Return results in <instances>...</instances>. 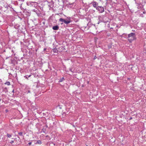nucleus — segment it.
I'll list each match as a JSON object with an SVG mask.
<instances>
[{"instance_id": "obj_1", "label": "nucleus", "mask_w": 146, "mask_h": 146, "mask_svg": "<svg viewBox=\"0 0 146 146\" xmlns=\"http://www.w3.org/2000/svg\"><path fill=\"white\" fill-rule=\"evenodd\" d=\"M127 38H128V40L129 42L131 43L133 40L135 39V34L132 33L127 35Z\"/></svg>"}, {"instance_id": "obj_2", "label": "nucleus", "mask_w": 146, "mask_h": 146, "mask_svg": "<svg viewBox=\"0 0 146 146\" xmlns=\"http://www.w3.org/2000/svg\"><path fill=\"white\" fill-rule=\"evenodd\" d=\"M28 5L30 7H34L36 8L37 6V3L35 2H29L27 3Z\"/></svg>"}, {"instance_id": "obj_3", "label": "nucleus", "mask_w": 146, "mask_h": 146, "mask_svg": "<svg viewBox=\"0 0 146 146\" xmlns=\"http://www.w3.org/2000/svg\"><path fill=\"white\" fill-rule=\"evenodd\" d=\"M59 21L60 22H61L62 23H61V25L63 24V23H64L66 25H68L71 22V21H66V20L62 18H60L59 19Z\"/></svg>"}, {"instance_id": "obj_4", "label": "nucleus", "mask_w": 146, "mask_h": 146, "mask_svg": "<svg viewBox=\"0 0 146 146\" xmlns=\"http://www.w3.org/2000/svg\"><path fill=\"white\" fill-rule=\"evenodd\" d=\"M90 4L92 5L96 9L98 7V3L94 1H93L90 3Z\"/></svg>"}, {"instance_id": "obj_5", "label": "nucleus", "mask_w": 146, "mask_h": 146, "mask_svg": "<svg viewBox=\"0 0 146 146\" xmlns=\"http://www.w3.org/2000/svg\"><path fill=\"white\" fill-rule=\"evenodd\" d=\"M102 17H98V19L99 20V22H103L104 23H107L108 21H105L104 19H108V18L106 17H104L102 18Z\"/></svg>"}, {"instance_id": "obj_6", "label": "nucleus", "mask_w": 146, "mask_h": 146, "mask_svg": "<svg viewBox=\"0 0 146 146\" xmlns=\"http://www.w3.org/2000/svg\"><path fill=\"white\" fill-rule=\"evenodd\" d=\"M96 9L100 13H102L104 11V7L102 6H98Z\"/></svg>"}, {"instance_id": "obj_7", "label": "nucleus", "mask_w": 146, "mask_h": 146, "mask_svg": "<svg viewBox=\"0 0 146 146\" xmlns=\"http://www.w3.org/2000/svg\"><path fill=\"white\" fill-rule=\"evenodd\" d=\"M137 8L139 9H141L143 8V6L140 3H137Z\"/></svg>"}, {"instance_id": "obj_8", "label": "nucleus", "mask_w": 146, "mask_h": 146, "mask_svg": "<svg viewBox=\"0 0 146 146\" xmlns=\"http://www.w3.org/2000/svg\"><path fill=\"white\" fill-rule=\"evenodd\" d=\"M58 50L59 51L61 52L63 50H66L65 48V46H61V47H59L58 48Z\"/></svg>"}, {"instance_id": "obj_9", "label": "nucleus", "mask_w": 146, "mask_h": 146, "mask_svg": "<svg viewBox=\"0 0 146 146\" xmlns=\"http://www.w3.org/2000/svg\"><path fill=\"white\" fill-rule=\"evenodd\" d=\"M48 126L46 125L45 126H43V128L42 129V131L44 133H45L46 131V128H47Z\"/></svg>"}, {"instance_id": "obj_10", "label": "nucleus", "mask_w": 146, "mask_h": 146, "mask_svg": "<svg viewBox=\"0 0 146 146\" xmlns=\"http://www.w3.org/2000/svg\"><path fill=\"white\" fill-rule=\"evenodd\" d=\"M48 6L50 8H52L54 7V2L52 1H51L48 4Z\"/></svg>"}, {"instance_id": "obj_11", "label": "nucleus", "mask_w": 146, "mask_h": 146, "mask_svg": "<svg viewBox=\"0 0 146 146\" xmlns=\"http://www.w3.org/2000/svg\"><path fill=\"white\" fill-rule=\"evenodd\" d=\"M35 13L38 16H41V13L39 10H36L35 11Z\"/></svg>"}, {"instance_id": "obj_12", "label": "nucleus", "mask_w": 146, "mask_h": 146, "mask_svg": "<svg viewBox=\"0 0 146 146\" xmlns=\"http://www.w3.org/2000/svg\"><path fill=\"white\" fill-rule=\"evenodd\" d=\"M3 92H4L5 93H6L8 92V91L7 88L6 87H3Z\"/></svg>"}, {"instance_id": "obj_13", "label": "nucleus", "mask_w": 146, "mask_h": 146, "mask_svg": "<svg viewBox=\"0 0 146 146\" xmlns=\"http://www.w3.org/2000/svg\"><path fill=\"white\" fill-rule=\"evenodd\" d=\"M52 28L54 30H57L59 29V27L58 25H56L55 26H53Z\"/></svg>"}, {"instance_id": "obj_14", "label": "nucleus", "mask_w": 146, "mask_h": 146, "mask_svg": "<svg viewBox=\"0 0 146 146\" xmlns=\"http://www.w3.org/2000/svg\"><path fill=\"white\" fill-rule=\"evenodd\" d=\"M42 143L41 141L40 140L37 141V142L35 143V144H41Z\"/></svg>"}, {"instance_id": "obj_15", "label": "nucleus", "mask_w": 146, "mask_h": 146, "mask_svg": "<svg viewBox=\"0 0 146 146\" xmlns=\"http://www.w3.org/2000/svg\"><path fill=\"white\" fill-rule=\"evenodd\" d=\"M54 53H57L58 52V50L56 48H54L52 49Z\"/></svg>"}, {"instance_id": "obj_16", "label": "nucleus", "mask_w": 146, "mask_h": 146, "mask_svg": "<svg viewBox=\"0 0 146 146\" xmlns=\"http://www.w3.org/2000/svg\"><path fill=\"white\" fill-rule=\"evenodd\" d=\"M64 80H64V78L63 77H62V78L60 79L59 80V82H62Z\"/></svg>"}, {"instance_id": "obj_17", "label": "nucleus", "mask_w": 146, "mask_h": 146, "mask_svg": "<svg viewBox=\"0 0 146 146\" xmlns=\"http://www.w3.org/2000/svg\"><path fill=\"white\" fill-rule=\"evenodd\" d=\"M7 137H8L9 138H10L12 136L11 134H10L9 133H7Z\"/></svg>"}, {"instance_id": "obj_18", "label": "nucleus", "mask_w": 146, "mask_h": 146, "mask_svg": "<svg viewBox=\"0 0 146 146\" xmlns=\"http://www.w3.org/2000/svg\"><path fill=\"white\" fill-rule=\"evenodd\" d=\"M5 84H7L8 85H9L10 84V82H6L5 83Z\"/></svg>"}, {"instance_id": "obj_19", "label": "nucleus", "mask_w": 146, "mask_h": 146, "mask_svg": "<svg viewBox=\"0 0 146 146\" xmlns=\"http://www.w3.org/2000/svg\"><path fill=\"white\" fill-rule=\"evenodd\" d=\"M90 12L92 13H94L95 12V11L94 10H93V9H91V10H90Z\"/></svg>"}, {"instance_id": "obj_20", "label": "nucleus", "mask_w": 146, "mask_h": 146, "mask_svg": "<svg viewBox=\"0 0 146 146\" xmlns=\"http://www.w3.org/2000/svg\"><path fill=\"white\" fill-rule=\"evenodd\" d=\"M31 76V75H30L28 76H25L24 77H25L27 79L28 78L30 77Z\"/></svg>"}, {"instance_id": "obj_21", "label": "nucleus", "mask_w": 146, "mask_h": 146, "mask_svg": "<svg viewBox=\"0 0 146 146\" xmlns=\"http://www.w3.org/2000/svg\"><path fill=\"white\" fill-rule=\"evenodd\" d=\"M67 20H66V21H70V17H67Z\"/></svg>"}, {"instance_id": "obj_22", "label": "nucleus", "mask_w": 146, "mask_h": 146, "mask_svg": "<svg viewBox=\"0 0 146 146\" xmlns=\"http://www.w3.org/2000/svg\"><path fill=\"white\" fill-rule=\"evenodd\" d=\"M18 134L20 136L23 135V133L22 132H20L18 133Z\"/></svg>"}, {"instance_id": "obj_23", "label": "nucleus", "mask_w": 146, "mask_h": 146, "mask_svg": "<svg viewBox=\"0 0 146 146\" xmlns=\"http://www.w3.org/2000/svg\"><path fill=\"white\" fill-rule=\"evenodd\" d=\"M108 48L109 49L111 48V45H108Z\"/></svg>"}, {"instance_id": "obj_24", "label": "nucleus", "mask_w": 146, "mask_h": 146, "mask_svg": "<svg viewBox=\"0 0 146 146\" xmlns=\"http://www.w3.org/2000/svg\"><path fill=\"white\" fill-rule=\"evenodd\" d=\"M32 143L31 142H30L28 143L27 145H28L29 146L31 145V144Z\"/></svg>"}, {"instance_id": "obj_25", "label": "nucleus", "mask_w": 146, "mask_h": 146, "mask_svg": "<svg viewBox=\"0 0 146 146\" xmlns=\"http://www.w3.org/2000/svg\"><path fill=\"white\" fill-rule=\"evenodd\" d=\"M14 141L13 140L11 141V142H10V143L11 144L13 143H14Z\"/></svg>"}, {"instance_id": "obj_26", "label": "nucleus", "mask_w": 146, "mask_h": 146, "mask_svg": "<svg viewBox=\"0 0 146 146\" xmlns=\"http://www.w3.org/2000/svg\"><path fill=\"white\" fill-rule=\"evenodd\" d=\"M70 71L71 72H73V71L72 70V68H70Z\"/></svg>"}, {"instance_id": "obj_27", "label": "nucleus", "mask_w": 146, "mask_h": 146, "mask_svg": "<svg viewBox=\"0 0 146 146\" xmlns=\"http://www.w3.org/2000/svg\"><path fill=\"white\" fill-rule=\"evenodd\" d=\"M140 16L142 17H144V15L142 14Z\"/></svg>"}, {"instance_id": "obj_28", "label": "nucleus", "mask_w": 146, "mask_h": 146, "mask_svg": "<svg viewBox=\"0 0 146 146\" xmlns=\"http://www.w3.org/2000/svg\"><path fill=\"white\" fill-rule=\"evenodd\" d=\"M36 10H35V9H33V10H32V11H34V12H35V11H36Z\"/></svg>"}, {"instance_id": "obj_29", "label": "nucleus", "mask_w": 146, "mask_h": 146, "mask_svg": "<svg viewBox=\"0 0 146 146\" xmlns=\"http://www.w3.org/2000/svg\"><path fill=\"white\" fill-rule=\"evenodd\" d=\"M97 57L96 56H95L94 57V60Z\"/></svg>"}, {"instance_id": "obj_30", "label": "nucleus", "mask_w": 146, "mask_h": 146, "mask_svg": "<svg viewBox=\"0 0 146 146\" xmlns=\"http://www.w3.org/2000/svg\"><path fill=\"white\" fill-rule=\"evenodd\" d=\"M30 93V91L29 90H28L27 93L28 94V93Z\"/></svg>"}, {"instance_id": "obj_31", "label": "nucleus", "mask_w": 146, "mask_h": 146, "mask_svg": "<svg viewBox=\"0 0 146 146\" xmlns=\"http://www.w3.org/2000/svg\"><path fill=\"white\" fill-rule=\"evenodd\" d=\"M143 14H146V12H145V11H143Z\"/></svg>"}, {"instance_id": "obj_32", "label": "nucleus", "mask_w": 146, "mask_h": 146, "mask_svg": "<svg viewBox=\"0 0 146 146\" xmlns=\"http://www.w3.org/2000/svg\"><path fill=\"white\" fill-rule=\"evenodd\" d=\"M132 119V117H131L129 119L130 120L131 119Z\"/></svg>"}, {"instance_id": "obj_33", "label": "nucleus", "mask_w": 146, "mask_h": 146, "mask_svg": "<svg viewBox=\"0 0 146 146\" xmlns=\"http://www.w3.org/2000/svg\"><path fill=\"white\" fill-rule=\"evenodd\" d=\"M5 111L6 112H7L8 111V110H6Z\"/></svg>"}, {"instance_id": "obj_34", "label": "nucleus", "mask_w": 146, "mask_h": 146, "mask_svg": "<svg viewBox=\"0 0 146 146\" xmlns=\"http://www.w3.org/2000/svg\"><path fill=\"white\" fill-rule=\"evenodd\" d=\"M20 1H23L24 0H19Z\"/></svg>"}, {"instance_id": "obj_35", "label": "nucleus", "mask_w": 146, "mask_h": 146, "mask_svg": "<svg viewBox=\"0 0 146 146\" xmlns=\"http://www.w3.org/2000/svg\"><path fill=\"white\" fill-rule=\"evenodd\" d=\"M46 48H44V51H45V50H46Z\"/></svg>"}, {"instance_id": "obj_36", "label": "nucleus", "mask_w": 146, "mask_h": 146, "mask_svg": "<svg viewBox=\"0 0 146 146\" xmlns=\"http://www.w3.org/2000/svg\"><path fill=\"white\" fill-rule=\"evenodd\" d=\"M17 136L18 137L19 139H20V138H19V136Z\"/></svg>"}, {"instance_id": "obj_37", "label": "nucleus", "mask_w": 146, "mask_h": 146, "mask_svg": "<svg viewBox=\"0 0 146 146\" xmlns=\"http://www.w3.org/2000/svg\"><path fill=\"white\" fill-rule=\"evenodd\" d=\"M12 92H13V93H14V90H13Z\"/></svg>"}, {"instance_id": "obj_38", "label": "nucleus", "mask_w": 146, "mask_h": 146, "mask_svg": "<svg viewBox=\"0 0 146 146\" xmlns=\"http://www.w3.org/2000/svg\"><path fill=\"white\" fill-rule=\"evenodd\" d=\"M14 140H16V138H14Z\"/></svg>"}, {"instance_id": "obj_39", "label": "nucleus", "mask_w": 146, "mask_h": 146, "mask_svg": "<svg viewBox=\"0 0 146 146\" xmlns=\"http://www.w3.org/2000/svg\"><path fill=\"white\" fill-rule=\"evenodd\" d=\"M98 23L99 24V22H98Z\"/></svg>"}, {"instance_id": "obj_40", "label": "nucleus", "mask_w": 146, "mask_h": 146, "mask_svg": "<svg viewBox=\"0 0 146 146\" xmlns=\"http://www.w3.org/2000/svg\"><path fill=\"white\" fill-rule=\"evenodd\" d=\"M1 99H0V101H1Z\"/></svg>"}, {"instance_id": "obj_41", "label": "nucleus", "mask_w": 146, "mask_h": 146, "mask_svg": "<svg viewBox=\"0 0 146 146\" xmlns=\"http://www.w3.org/2000/svg\"><path fill=\"white\" fill-rule=\"evenodd\" d=\"M46 0H45V1H46ZM43 1H45V0H43Z\"/></svg>"}, {"instance_id": "obj_42", "label": "nucleus", "mask_w": 146, "mask_h": 146, "mask_svg": "<svg viewBox=\"0 0 146 146\" xmlns=\"http://www.w3.org/2000/svg\"><path fill=\"white\" fill-rule=\"evenodd\" d=\"M106 1H108V0H106Z\"/></svg>"}]
</instances>
